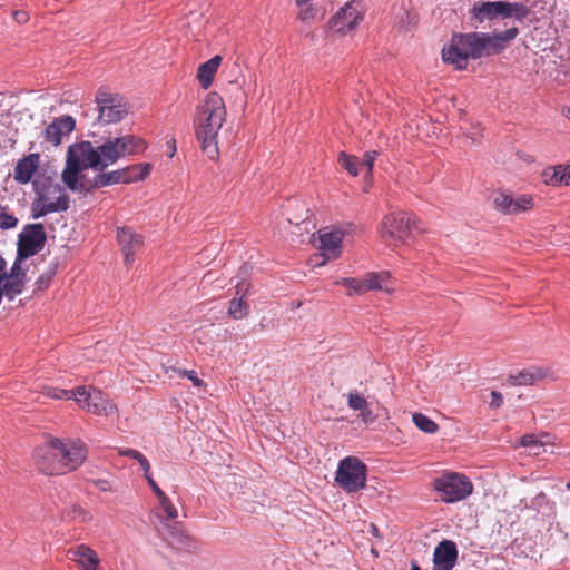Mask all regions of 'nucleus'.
<instances>
[{
  "label": "nucleus",
  "instance_id": "b1692460",
  "mask_svg": "<svg viewBox=\"0 0 570 570\" xmlns=\"http://www.w3.org/2000/svg\"><path fill=\"white\" fill-rule=\"evenodd\" d=\"M519 445L527 448L530 454L539 455L547 452L548 446H552V438L550 434H524L519 441Z\"/></svg>",
  "mask_w": 570,
  "mask_h": 570
},
{
  "label": "nucleus",
  "instance_id": "ea45409f",
  "mask_svg": "<svg viewBox=\"0 0 570 570\" xmlns=\"http://www.w3.org/2000/svg\"><path fill=\"white\" fill-rule=\"evenodd\" d=\"M18 219L10 213L7 212L6 207L0 205V228L10 229L16 227Z\"/></svg>",
  "mask_w": 570,
  "mask_h": 570
},
{
  "label": "nucleus",
  "instance_id": "603ef678",
  "mask_svg": "<svg viewBox=\"0 0 570 570\" xmlns=\"http://www.w3.org/2000/svg\"><path fill=\"white\" fill-rule=\"evenodd\" d=\"M13 18L19 23H23L28 20V16L24 11H16L13 13Z\"/></svg>",
  "mask_w": 570,
  "mask_h": 570
},
{
  "label": "nucleus",
  "instance_id": "412c9836",
  "mask_svg": "<svg viewBox=\"0 0 570 570\" xmlns=\"http://www.w3.org/2000/svg\"><path fill=\"white\" fill-rule=\"evenodd\" d=\"M68 557L78 564L80 570H99V557L88 546L79 544L68 550Z\"/></svg>",
  "mask_w": 570,
  "mask_h": 570
},
{
  "label": "nucleus",
  "instance_id": "58836bf2",
  "mask_svg": "<svg viewBox=\"0 0 570 570\" xmlns=\"http://www.w3.org/2000/svg\"><path fill=\"white\" fill-rule=\"evenodd\" d=\"M533 206V198L530 195H520L518 197H513V206L512 214H519L521 212H525Z\"/></svg>",
  "mask_w": 570,
  "mask_h": 570
},
{
  "label": "nucleus",
  "instance_id": "2f4dec72",
  "mask_svg": "<svg viewBox=\"0 0 570 570\" xmlns=\"http://www.w3.org/2000/svg\"><path fill=\"white\" fill-rule=\"evenodd\" d=\"M151 165L148 163H140L132 166L122 168L125 177L128 179V184L144 180L150 173Z\"/></svg>",
  "mask_w": 570,
  "mask_h": 570
},
{
  "label": "nucleus",
  "instance_id": "6e6552de",
  "mask_svg": "<svg viewBox=\"0 0 570 570\" xmlns=\"http://www.w3.org/2000/svg\"><path fill=\"white\" fill-rule=\"evenodd\" d=\"M417 229L416 217L410 213H391L382 219L379 233L387 243H403L412 230Z\"/></svg>",
  "mask_w": 570,
  "mask_h": 570
},
{
  "label": "nucleus",
  "instance_id": "c85d7f7f",
  "mask_svg": "<svg viewBox=\"0 0 570 570\" xmlns=\"http://www.w3.org/2000/svg\"><path fill=\"white\" fill-rule=\"evenodd\" d=\"M518 33L519 30L515 27L509 28L504 31L494 35L488 33L487 42L489 46L490 53L493 55L501 51L504 48V43L510 40H513L518 36Z\"/></svg>",
  "mask_w": 570,
  "mask_h": 570
},
{
  "label": "nucleus",
  "instance_id": "1a4fd4ad",
  "mask_svg": "<svg viewBox=\"0 0 570 570\" xmlns=\"http://www.w3.org/2000/svg\"><path fill=\"white\" fill-rule=\"evenodd\" d=\"M434 490L445 503H455L466 499L473 491L468 476L456 472H448L434 480Z\"/></svg>",
  "mask_w": 570,
  "mask_h": 570
},
{
  "label": "nucleus",
  "instance_id": "2eb2a0df",
  "mask_svg": "<svg viewBox=\"0 0 570 570\" xmlns=\"http://www.w3.org/2000/svg\"><path fill=\"white\" fill-rule=\"evenodd\" d=\"M96 100L99 120L105 125L118 122L128 114V108L119 96L99 90Z\"/></svg>",
  "mask_w": 570,
  "mask_h": 570
},
{
  "label": "nucleus",
  "instance_id": "a19ab883",
  "mask_svg": "<svg viewBox=\"0 0 570 570\" xmlns=\"http://www.w3.org/2000/svg\"><path fill=\"white\" fill-rule=\"evenodd\" d=\"M561 173H559V166H556L553 168L547 169L544 171V177L547 184L559 186L563 185V180L560 179Z\"/></svg>",
  "mask_w": 570,
  "mask_h": 570
},
{
  "label": "nucleus",
  "instance_id": "7c9ffc66",
  "mask_svg": "<svg viewBox=\"0 0 570 570\" xmlns=\"http://www.w3.org/2000/svg\"><path fill=\"white\" fill-rule=\"evenodd\" d=\"M115 184H128V179L125 177L122 169L98 174L94 178L90 187H88V190L90 188H100Z\"/></svg>",
  "mask_w": 570,
  "mask_h": 570
},
{
  "label": "nucleus",
  "instance_id": "f3484780",
  "mask_svg": "<svg viewBox=\"0 0 570 570\" xmlns=\"http://www.w3.org/2000/svg\"><path fill=\"white\" fill-rule=\"evenodd\" d=\"M76 128V120L71 116H61L56 118L45 129V139L52 146L57 147L61 144L62 138Z\"/></svg>",
  "mask_w": 570,
  "mask_h": 570
},
{
  "label": "nucleus",
  "instance_id": "c9c22d12",
  "mask_svg": "<svg viewBox=\"0 0 570 570\" xmlns=\"http://www.w3.org/2000/svg\"><path fill=\"white\" fill-rule=\"evenodd\" d=\"M412 421L417 429L425 433L433 434L439 429L438 424L434 421H432L430 417L422 413H414L412 415Z\"/></svg>",
  "mask_w": 570,
  "mask_h": 570
},
{
  "label": "nucleus",
  "instance_id": "4be33fe9",
  "mask_svg": "<svg viewBox=\"0 0 570 570\" xmlns=\"http://www.w3.org/2000/svg\"><path fill=\"white\" fill-rule=\"evenodd\" d=\"M236 296L229 302L228 315L234 320H243L249 313V305L246 303L245 297L248 295L249 285L244 281H239L235 285Z\"/></svg>",
  "mask_w": 570,
  "mask_h": 570
},
{
  "label": "nucleus",
  "instance_id": "09e8293b",
  "mask_svg": "<svg viewBox=\"0 0 570 570\" xmlns=\"http://www.w3.org/2000/svg\"><path fill=\"white\" fill-rule=\"evenodd\" d=\"M559 173H561L560 179L563 180V185L570 186V165L559 166Z\"/></svg>",
  "mask_w": 570,
  "mask_h": 570
},
{
  "label": "nucleus",
  "instance_id": "4468645a",
  "mask_svg": "<svg viewBox=\"0 0 570 570\" xmlns=\"http://www.w3.org/2000/svg\"><path fill=\"white\" fill-rule=\"evenodd\" d=\"M75 401L79 407L96 415L109 416L116 411L115 404L101 391L94 387H77Z\"/></svg>",
  "mask_w": 570,
  "mask_h": 570
},
{
  "label": "nucleus",
  "instance_id": "5fc2aeb1",
  "mask_svg": "<svg viewBox=\"0 0 570 570\" xmlns=\"http://www.w3.org/2000/svg\"><path fill=\"white\" fill-rule=\"evenodd\" d=\"M567 118L570 120V108L567 110Z\"/></svg>",
  "mask_w": 570,
  "mask_h": 570
},
{
  "label": "nucleus",
  "instance_id": "20e7f679",
  "mask_svg": "<svg viewBox=\"0 0 570 570\" xmlns=\"http://www.w3.org/2000/svg\"><path fill=\"white\" fill-rule=\"evenodd\" d=\"M35 185L36 197L31 204V216L35 219L51 213L65 212L69 208V196L65 188L52 180Z\"/></svg>",
  "mask_w": 570,
  "mask_h": 570
},
{
  "label": "nucleus",
  "instance_id": "4c0bfd02",
  "mask_svg": "<svg viewBox=\"0 0 570 570\" xmlns=\"http://www.w3.org/2000/svg\"><path fill=\"white\" fill-rule=\"evenodd\" d=\"M340 165L352 176L358 175V159L342 151L338 155Z\"/></svg>",
  "mask_w": 570,
  "mask_h": 570
},
{
  "label": "nucleus",
  "instance_id": "473e14b6",
  "mask_svg": "<svg viewBox=\"0 0 570 570\" xmlns=\"http://www.w3.org/2000/svg\"><path fill=\"white\" fill-rule=\"evenodd\" d=\"M335 284L346 287L348 289V293H347L348 295H353V294L361 295V294L365 293L364 278L361 279V278H355V277H345V278L337 279L335 282Z\"/></svg>",
  "mask_w": 570,
  "mask_h": 570
},
{
  "label": "nucleus",
  "instance_id": "79ce46f5",
  "mask_svg": "<svg viewBox=\"0 0 570 570\" xmlns=\"http://www.w3.org/2000/svg\"><path fill=\"white\" fill-rule=\"evenodd\" d=\"M376 156H377V151L373 150V151H367L365 155H364V159L363 161L361 163L363 166L366 167L367 169V173H366V176H365V179L366 180H371V177H372V170H373V165H374V161L376 159Z\"/></svg>",
  "mask_w": 570,
  "mask_h": 570
},
{
  "label": "nucleus",
  "instance_id": "423d86ee",
  "mask_svg": "<svg viewBox=\"0 0 570 570\" xmlns=\"http://www.w3.org/2000/svg\"><path fill=\"white\" fill-rule=\"evenodd\" d=\"M367 468L356 456H346L338 463L335 482L347 493L363 490L366 485Z\"/></svg>",
  "mask_w": 570,
  "mask_h": 570
},
{
  "label": "nucleus",
  "instance_id": "dca6fc26",
  "mask_svg": "<svg viewBox=\"0 0 570 570\" xmlns=\"http://www.w3.org/2000/svg\"><path fill=\"white\" fill-rule=\"evenodd\" d=\"M33 460L38 469L49 475H60L61 466L56 451L55 439L37 446L33 452Z\"/></svg>",
  "mask_w": 570,
  "mask_h": 570
},
{
  "label": "nucleus",
  "instance_id": "5701e85b",
  "mask_svg": "<svg viewBox=\"0 0 570 570\" xmlns=\"http://www.w3.org/2000/svg\"><path fill=\"white\" fill-rule=\"evenodd\" d=\"M365 293L368 291H380L392 293L394 291V282L389 272H370L364 276Z\"/></svg>",
  "mask_w": 570,
  "mask_h": 570
},
{
  "label": "nucleus",
  "instance_id": "cd10ccee",
  "mask_svg": "<svg viewBox=\"0 0 570 570\" xmlns=\"http://www.w3.org/2000/svg\"><path fill=\"white\" fill-rule=\"evenodd\" d=\"M546 376V372L539 367H530L511 374L508 382L511 385H530Z\"/></svg>",
  "mask_w": 570,
  "mask_h": 570
},
{
  "label": "nucleus",
  "instance_id": "a878e982",
  "mask_svg": "<svg viewBox=\"0 0 570 570\" xmlns=\"http://www.w3.org/2000/svg\"><path fill=\"white\" fill-rule=\"evenodd\" d=\"M96 149L98 150L100 158L99 170H104L106 167L115 164L119 158H121L116 138L106 140Z\"/></svg>",
  "mask_w": 570,
  "mask_h": 570
},
{
  "label": "nucleus",
  "instance_id": "39448f33",
  "mask_svg": "<svg viewBox=\"0 0 570 570\" xmlns=\"http://www.w3.org/2000/svg\"><path fill=\"white\" fill-rule=\"evenodd\" d=\"M158 503L164 513L157 525L160 537L174 549L190 550L194 547L191 538L176 522L178 518L177 508L167 494L158 499Z\"/></svg>",
  "mask_w": 570,
  "mask_h": 570
},
{
  "label": "nucleus",
  "instance_id": "8fccbe9b",
  "mask_svg": "<svg viewBox=\"0 0 570 570\" xmlns=\"http://www.w3.org/2000/svg\"><path fill=\"white\" fill-rule=\"evenodd\" d=\"M137 462L139 463V465L141 466L142 471H144L145 479L147 478V475H151L149 461L147 460V458L144 454L141 455L140 459L137 460Z\"/></svg>",
  "mask_w": 570,
  "mask_h": 570
},
{
  "label": "nucleus",
  "instance_id": "393cba45",
  "mask_svg": "<svg viewBox=\"0 0 570 570\" xmlns=\"http://www.w3.org/2000/svg\"><path fill=\"white\" fill-rule=\"evenodd\" d=\"M346 397L348 407L360 412L363 423L371 424L375 421V414L371 410L370 403L358 392H350Z\"/></svg>",
  "mask_w": 570,
  "mask_h": 570
},
{
  "label": "nucleus",
  "instance_id": "6ab92c4d",
  "mask_svg": "<svg viewBox=\"0 0 570 570\" xmlns=\"http://www.w3.org/2000/svg\"><path fill=\"white\" fill-rule=\"evenodd\" d=\"M117 239L124 254V262L127 266H130L135 261L134 254L136 249L142 244V238L129 227H119L117 229Z\"/></svg>",
  "mask_w": 570,
  "mask_h": 570
},
{
  "label": "nucleus",
  "instance_id": "49530a36",
  "mask_svg": "<svg viewBox=\"0 0 570 570\" xmlns=\"http://www.w3.org/2000/svg\"><path fill=\"white\" fill-rule=\"evenodd\" d=\"M118 453L119 455H122V456H129L134 460H138L141 458L142 453H140L139 451L137 450H134V449H119L118 450Z\"/></svg>",
  "mask_w": 570,
  "mask_h": 570
},
{
  "label": "nucleus",
  "instance_id": "37998d69",
  "mask_svg": "<svg viewBox=\"0 0 570 570\" xmlns=\"http://www.w3.org/2000/svg\"><path fill=\"white\" fill-rule=\"evenodd\" d=\"M177 372L180 376L188 377L191 381L194 386H196V387L205 386V382L198 377V375L195 371L178 370Z\"/></svg>",
  "mask_w": 570,
  "mask_h": 570
},
{
  "label": "nucleus",
  "instance_id": "f257e3e1",
  "mask_svg": "<svg viewBox=\"0 0 570 570\" xmlns=\"http://www.w3.org/2000/svg\"><path fill=\"white\" fill-rule=\"evenodd\" d=\"M226 107L223 98L217 92H208L196 108L194 129L202 150L210 159H216L219 154L218 132L226 119Z\"/></svg>",
  "mask_w": 570,
  "mask_h": 570
},
{
  "label": "nucleus",
  "instance_id": "de8ad7c7",
  "mask_svg": "<svg viewBox=\"0 0 570 570\" xmlns=\"http://www.w3.org/2000/svg\"><path fill=\"white\" fill-rule=\"evenodd\" d=\"M502 403H503L502 394L500 392L492 391L491 392V402H490L491 407L498 409L502 405Z\"/></svg>",
  "mask_w": 570,
  "mask_h": 570
},
{
  "label": "nucleus",
  "instance_id": "f8f14e48",
  "mask_svg": "<svg viewBox=\"0 0 570 570\" xmlns=\"http://www.w3.org/2000/svg\"><path fill=\"white\" fill-rule=\"evenodd\" d=\"M46 243V233L42 224L26 225L18 238L17 257L13 263L22 266L23 261L40 252Z\"/></svg>",
  "mask_w": 570,
  "mask_h": 570
},
{
  "label": "nucleus",
  "instance_id": "864d4df0",
  "mask_svg": "<svg viewBox=\"0 0 570 570\" xmlns=\"http://www.w3.org/2000/svg\"><path fill=\"white\" fill-rule=\"evenodd\" d=\"M410 570H421L419 564L415 563V562H412V566H411V569Z\"/></svg>",
  "mask_w": 570,
  "mask_h": 570
},
{
  "label": "nucleus",
  "instance_id": "9b49d317",
  "mask_svg": "<svg viewBox=\"0 0 570 570\" xmlns=\"http://www.w3.org/2000/svg\"><path fill=\"white\" fill-rule=\"evenodd\" d=\"M365 14V7L361 1L346 2L328 21L330 29L337 35L345 36L355 30Z\"/></svg>",
  "mask_w": 570,
  "mask_h": 570
},
{
  "label": "nucleus",
  "instance_id": "72a5a7b5",
  "mask_svg": "<svg viewBox=\"0 0 570 570\" xmlns=\"http://www.w3.org/2000/svg\"><path fill=\"white\" fill-rule=\"evenodd\" d=\"M298 7V18L308 22L316 18L318 10L311 3V0H296Z\"/></svg>",
  "mask_w": 570,
  "mask_h": 570
},
{
  "label": "nucleus",
  "instance_id": "f03ea898",
  "mask_svg": "<svg viewBox=\"0 0 570 570\" xmlns=\"http://www.w3.org/2000/svg\"><path fill=\"white\" fill-rule=\"evenodd\" d=\"M100 158L98 150L90 141H80L68 147L66 166L61 179L71 191H87L88 187L80 181V174L86 169H99Z\"/></svg>",
  "mask_w": 570,
  "mask_h": 570
},
{
  "label": "nucleus",
  "instance_id": "bb28decb",
  "mask_svg": "<svg viewBox=\"0 0 570 570\" xmlns=\"http://www.w3.org/2000/svg\"><path fill=\"white\" fill-rule=\"evenodd\" d=\"M220 62H222V57L214 56L208 61L202 63L198 67L197 79L204 89H207L212 86L214 77L218 70Z\"/></svg>",
  "mask_w": 570,
  "mask_h": 570
},
{
  "label": "nucleus",
  "instance_id": "c03bdc74",
  "mask_svg": "<svg viewBox=\"0 0 570 570\" xmlns=\"http://www.w3.org/2000/svg\"><path fill=\"white\" fill-rule=\"evenodd\" d=\"M53 274H55V272L51 271L49 273H45V274L40 275L36 283L37 288L39 291L46 289L49 286V283H50Z\"/></svg>",
  "mask_w": 570,
  "mask_h": 570
},
{
  "label": "nucleus",
  "instance_id": "7ed1b4c3",
  "mask_svg": "<svg viewBox=\"0 0 570 570\" xmlns=\"http://www.w3.org/2000/svg\"><path fill=\"white\" fill-rule=\"evenodd\" d=\"M487 40L488 33L484 32L455 33L443 47L442 59L455 69L464 70L469 59L491 56Z\"/></svg>",
  "mask_w": 570,
  "mask_h": 570
},
{
  "label": "nucleus",
  "instance_id": "3c124183",
  "mask_svg": "<svg viewBox=\"0 0 570 570\" xmlns=\"http://www.w3.org/2000/svg\"><path fill=\"white\" fill-rule=\"evenodd\" d=\"M76 513H77V518H79V520L81 522H87V521L91 520L90 513L85 511L81 508H79L78 511H76Z\"/></svg>",
  "mask_w": 570,
  "mask_h": 570
},
{
  "label": "nucleus",
  "instance_id": "f704fd0d",
  "mask_svg": "<svg viewBox=\"0 0 570 570\" xmlns=\"http://www.w3.org/2000/svg\"><path fill=\"white\" fill-rule=\"evenodd\" d=\"M41 393L53 400H75L76 390H63L53 386H43Z\"/></svg>",
  "mask_w": 570,
  "mask_h": 570
},
{
  "label": "nucleus",
  "instance_id": "a211bd4d",
  "mask_svg": "<svg viewBox=\"0 0 570 570\" xmlns=\"http://www.w3.org/2000/svg\"><path fill=\"white\" fill-rule=\"evenodd\" d=\"M458 558V549L453 541L443 540L434 549L432 570H452Z\"/></svg>",
  "mask_w": 570,
  "mask_h": 570
},
{
  "label": "nucleus",
  "instance_id": "9d476101",
  "mask_svg": "<svg viewBox=\"0 0 570 570\" xmlns=\"http://www.w3.org/2000/svg\"><path fill=\"white\" fill-rule=\"evenodd\" d=\"M348 234L350 226H326L317 232V238L313 235V243L323 257L320 265L342 255V244Z\"/></svg>",
  "mask_w": 570,
  "mask_h": 570
},
{
  "label": "nucleus",
  "instance_id": "c756f323",
  "mask_svg": "<svg viewBox=\"0 0 570 570\" xmlns=\"http://www.w3.org/2000/svg\"><path fill=\"white\" fill-rule=\"evenodd\" d=\"M121 157L139 154L145 150V142L135 136L127 135L116 138Z\"/></svg>",
  "mask_w": 570,
  "mask_h": 570
},
{
  "label": "nucleus",
  "instance_id": "0eeeda50",
  "mask_svg": "<svg viewBox=\"0 0 570 570\" xmlns=\"http://www.w3.org/2000/svg\"><path fill=\"white\" fill-rule=\"evenodd\" d=\"M472 14L480 21L512 17L521 21L529 14V9L521 2L487 1L475 2Z\"/></svg>",
  "mask_w": 570,
  "mask_h": 570
},
{
  "label": "nucleus",
  "instance_id": "e433bc0d",
  "mask_svg": "<svg viewBox=\"0 0 570 570\" xmlns=\"http://www.w3.org/2000/svg\"><path fill=\"white\" fill-rule=\"evenodd\" d=\"M494 207L503 214H512L513 196L509 193H499L493 199Z\"/></svg>",
  "mask_w": 570,
  "mask_h": 570
},
{
  "label": "nucleus",
  "instance_id": "ddd939ff",
  "mask_svg": "<svg viewBox=\"0 0 570 570\" xmlns=\"http://www.w3.org/2000/svg\"><path fill=\"white\" fill-rule=\"evenodd\" d=\"M56 451L61 466V474L79 468L87 458V448L80 440L75 439H55Z\"/></svg>",
  "mask_w": 570,
  "mask_h": 570
},
{
  "label": "nucleus",
  "instance_id": "aec40b11",
  "mask_svg": "<svg viewBox=\"0 0 570 570\" xmlns=\"http://www.w3.org/2000/svg\"><path fill=\"white\" fill-rule=\"evenodd\" d=\"M40 166V155L29 154L19 159L14 166L13 178L21 185L28 184Z\"/></svg>",
  "mask_w": 570,
  "mask_h": 570
},
{
  "label": "nucleus",
  "instance_id": "a18cd8bd",
  "mask_svg": "<svg viewBox=\"0 0 570 570\" xmlns=\"http://www.w3.org/2000/svg\"><path fill=\"white\" fill-rule=\"evenodd\" d=\"M146 481L148 482L149 487L151 488L154 494L156 495L157 500L163 498L166 493L159 488V485L156 483V481L153 479L151 475H147Z\"/></svg>",
  "mask_w": 570,
  "mask_h": 570
}]
</instances>
